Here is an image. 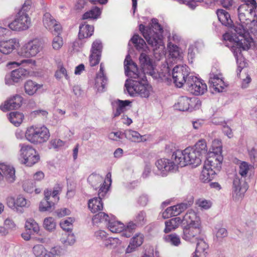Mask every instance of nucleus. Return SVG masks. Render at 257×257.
<instances>
[{
	"mask_svg": "<svg viewBox=\"0 0 257 257\" xmlns=\"http://www.w3.org/2000/svg\"><path fill=\"white\" fill-rule=\"evenodd\" d=\"M101 13V9L97 7H94L89 11L84 13L83 15V19H97Z\"/></svg>",
	"mask_w": 257,
	"mask_h": 257,
	"instance_id": "50",
	"label": "nucleus"
},
{
	"mask_svg": "<svg viewBox=\"0 0 257 257\" xmlns=\"http://www.w3.org/2000/svg\"><path fill=\"white\" fill-rule=\"evenodd\" d=\"M238 165V173L241 176L240 178L245 179L249 171L252 168V166L244 161L240 162Z\"/></svg>",
	"mask_w": 257,
	"mask_h": 257,
	"instance_id": "51",
	"label": "nucleus"
},
{
	"mask_svg": "<svg viewBox=\"0 0 257 257\" xmlns=\"http://www.w3.org/2000/svg\"><path fill=\"white\" fill-rule=\"evenodd\" d=\"M56 223L52 217H48L44 219L43 221L44 228L49 232L54 231L56 228Z\"/></svg>",
	"mask_w": 257,
	"mask_h": 257,
	"instance_id": "54",
	"label": "nucleus"
},
{
	"mask_svg": "<svg viewBox=\"0 0 257 257\" xmlns=\"http://www.w3.org/2000/svg\"><path fill=\"white\" fill-rule=\"evenodd\" d=\"M196 204L202 210H207L211 208L212 203L209 200L200 198L196 201Z\"/></svg>",
	"mask_w": 257,
	"mask_h": 257,
	"instance_id": "59",
	"label": "nucleus"
},
{
	"mask_svg": "<svg viewBox=\"0 0 257 257\" xmlns=\"http://www.w3.org/2000/svg\"><path fill=\"white\" fill-rule=\"evenodd\" d=\"M124 134L126 138L134 142H145L149 139L148 136L141 135L138 132L132 130H126Z\"/></svg>",
	"mask_w": 257,
	"mask_h": 257,
	"instance_id": "29",
	"label": "nucleus"
},
{
	"mask_svg": "<svg viewBox=\"0 0 257 257\" xmlns=\"http://www.w3.org/2000/svg\"><path fill=\"white\" fill-rule=\"evenodd\" d=\"M146 214L144 211H140L138 213L134 218L135 223L138 226H142L146 222Z\"/></svg>",
	"mask_w": 257,
	"mask_h": 257,
	"instance_id": "57",
	"label": "nucleus"
},
{
	"mask_svg": "<svg viewBox=\"0 0 257 257\" xmlns=\"http://www.w3.org/2000/svg\"><path fill=\"white\" fill-rule=\"evenodd\" d=\"M248 189L245 179L235 176L232 185V196L237 200L242 198Z\"/></svg>",
	"mask_w": 257,
	"mask_h": 257,
	"instance_id": "13",
	"label": "nucleus"
},
{
	"mask_svg": "<svg viewBox=\"0 0 257 257\" xmlns=\"http://www.w3.org/2000/svg\"><path fill=\"white\" fill-rule=\"evenodd\" d=\"M23 98L19 95H15L5 102L4 105L0 106V109L4 111L10 109H17L19 108L22 103Z\"/></svg>",
	"mask_w": 257,
	"mask_h": 257,
	"instance_id": "24",
	"label": "nucleus"
},
{
	"mask_svg": "<svg viewBox=\"0 0 257 257\" xmlns=\"http://www.w3.org/2000/svg\"><path fill=\"white\" fill-rule=\"evenodd\" d=\"M132 102L128 100H121L117 99L114 101L112 104L113 105V115L114 117H117L120 114L126 110V107L129 106Z\"/></svg>",
	"mask_w": 257,
	"mask_h": 257,
	"instance_id": "28",
	"label": "nucleus"
},
{
	"mask_svg": "<svg viewBox=\"0 0 257 257\" xmlns=\"http://www.w3.org/2000/svg\"><path fill=\"white\" fill-rule=\"evenodd\" d=\"M46 248L42 244H37L33 248V252L36 257H43Z\"/></svg>",
	"mask_w": 257,
	"mask_h": 257,
	"instance_id": "63",
	"label": "nucleus"
},
{
	"mask_svg": "<svg viewBox=\"0 0 257 257\" xmlns=\"http://www.w3.org/2000/svg\"><path fill=\"white\" fill-rule=\"evenodd\" d=\"M138 227L134 221L128 222L125 225H124V228L122 231L121 236L128 238L131 236L132 234L135 231L137 227Z\"/></svg>",
	"mask_w": 257,
	"mask_h": 257,
	"instance_id": "47",
	"label": "nucleus"
},
{
	"mask_svg": "<svg viewBox=\"0 0 257 257\" xmlns=\"http://www.w3.org/2000/svg\"><path fill=\"white\" fill-rule=\"evenodd\" d=\"M25 227L27 229L36 233H38L40 230L38 224L32 218H29L26 220Z\"/></svg>",
	"mask_w": 257,
	"mask_h": 257,
	"instance_id": "55",
	"label": "nucleus"
},
{
	"mask_svg": "<svg viewBox=\"0 0 257 257\" xmlns=\"http://www.w3.org/2000/svg\"><path fill=\"white\" fill-rule=\"evenodd\" d=\"M49 144L50 148L58 150L63 149L66 145V142L58 139H55L51 140Z\"/></svg>",
	"mask_w": 257,
	"mask_h": 257,
	"instance_id": "60",
	"label": "nucleus"
},
{
	"mask_svg": "<svg viewBox=\"0 0 257 257\" xmlns=\"http://www.w3.org/2000/svg\"><path fill=\"white\" fill-rule=\"evenodd\" d=\"M55 203L53 200L44 199L40 202L39 210L42 212L49 211Z\"/></svg>",
	"mask_w": 257,
	"mask_h": 257,
	"instance_id": "58",
	"label": "nucleus"
},
{
	"mask_svg": "<svg viewBox=\"0 0 257 257\" xmlns=\"http://www.w3.org/2000/svg\"><path fill=\"white\" fill-rule=\"evenodd\" d=\"M0 170L3 180H5L8 183H13L16 180L15 169L9 165L5 163L0 164Z\"/></svg>",
	"mask_w": 257,
	"mask_h": 257,
	"instance_id": "20",
	"label": "nucleus"
},
{
	"mask_svg": "<svg viewBox=\"0 0 257 257\" xmlns=\"http://www.w3.org/2000/svg\"><path fill=\"white\" fill-rule=\"evenodd\" d=\"M107 83V79L104 73V68L102 63L100 65L99 72L95 78V86L99 91H102Z\"/></svg>",
	"mask_w": 257,
	"mask_h": 257,
	"instance_id": "30",
	"label": "nucleus"
},
{
	"mask_svg": "<svg viewBox=\"0 0 257 257\" xmlns=\"http://www.w3.org/2000/svg\"><path fill=\"white\" fill-rule=\"evenodd\" d=\"M209 83L213 90L218 92H222L227 86L222 74L218 70H212L209 74Z\"/></svg>",
	"mask_w": 257,
	"mask_h": 257,
	"instance_id": "12",
	"label": "nucleus"
},
{
	"mask_svg": "<svg viewBox=\"0 0 257 257\" xmlns=\"http://www.w3.org/2000/svg\"><path fill=\"white\" fill-rule=\"evenodd\" d=\"M43 85L36 83L32 80H27L24 85L25 92L29 95H33L36 93L37 90L42 88Z\"/></svg>",
	"mask_w": 257,
	"mask_h": 257,
	"instance_id": "40",
	"label": "nucleus"
},
{
	"mask_svg": "<svg viewBox=\"0 0 257 257\" xmlns=\"http://www.w3.org/2000/svg\"><path fill=\"white\" fill-rule=\"evenodd\" d=\"M53 257H61L65 254V249L60 245H56L50 248Z\"/></svg>",
	"mask_w": 257,
	"mask_h": 257,
	"instance_id": "61",
	"label": "nucleus"
},
{
	"mask_svg": "<svg viewBox=\"0 0 257 257\" xmlns=\"http://www.w3.org/2000/svg\"><path fill=\"white\" fill-rule=\"evenodd\" d=\"M212 151L210 152V153L221 154L222 143L220 140L219 139H215L213 141L212 144Z\"/></svg>",
	"mask_w": 257,
	"mask_h": 257,
	"instance_id": "64",
	"label": "nucleus"
},
{
	"mask_svg": "<svg viewBox=\"0 0 257 257\" xmlns=\"http://www.w3.org/2000/svg\"><path fill=\"white\" fill-rule=\"evenodd\" d=\"M182 220L184 224L186 223V225L201 226L200 217L193 210H188Z\"/></svg>",
	"mask_w": 257,
	"mask_h": 257,
	"instance_id": "25",
	"label": "nucleus"
},
{
	"mask_svg": "<svg viewBox=\"0 0 257 257\" xmlns=\"http://www.w3.org/2000/svg\"><path fill=\"white\" fill-rule=\"evenodd\" d=\"M171 159L173 161V164L175 165L176 170L179 167H183L188 165L185 149L183 151H176L172 154Z\"/></svg>",
	"mask_w": 257,
	"mask_h": 257,
	"instance_id": "27",
	"label": "nucleus"
},
{
	"mask_svg": "<svg viewBox=\"0 0 257 257\" xmlns=\"http://www.w3.org/2000/svg\"><path fill=\"white\" fill-rule=\"evenodd\" d=\"M29 72L26 69L19 68L13 70L11 73L7 74L5 81L8 85H14L23 80L24 78L29 75Z\"/></svg>",
	"mask_w": 257,
	"mask_h": 257,
	"instance_id": "11",
	"label": "nucleus"
},
{
	"mask_svg": "<svg viewBox=\"0 0 257 257\" xmlns=\"http://www.w3.org/2000/svg\"><path fill=\"white\" fill-rule=\"evenodd\" d=\"M191 99L186 96H181L174 104V107L175 109L179 111H187L189 109Z\"/></svg>",
	"mask_w": 257,
	"mask_h": 257,
	"instance_id": "37",
	"label": "nucleus"
},
{
	"mask_svg": "<svg viewBox=\"0 0 257 257\" xmlns=\"http://www.w3.org/2000/svg\"><path fill=\"white\" fill-rule=\"evenodd\" d=\"M35 184L30 180H25L23 184V188L24 190L28 193H32L34 191L35 192L36 194H38L41 192L40 189L35 188Z\"/></svg>",
	"mask_w": 257,
	"mask_h": 257,
	"instance_id": "53",
	"label": "nucleus"
},
{
	"mask_svg": "<svg viewBox=\"0 0 257 257\" xmlns=\"http://www.w3.org/2000/svg\"><path fill=\"white\" fill-rule=\"evenodd\" d=\"M125 74L130 78L126 81L125 86L131 96L138 95L143 98H148L153 91L145 74L139 72L137 65L132 62L127 55L124 61Z\"/></svg>",
	"mask_w": 257,
	"mask_h": 257,
	"instance_id": "2",
	"label": "nucleus"
},
{
	"mask_svg": "<svg viewBox=\"0 0 257 257\" xmlns=\"http://www.w3.org/2000/svg\"><path fill=\"white\" fill-rule=\"evenodd\" d=\"M44 26L51 32H55L57 34H60L61 31V26L56 21L54 17L49 13H46L43 18Z\"/></svg>",
	"mask_w": 257,
	"mask_h": 257,
	"instance_id": "17",
	"label": "nucleus"
},
{
	"mask_svg": "<svg viewBox=\"0 0 257 257\" xmlns=\"http://www.w3.org/2000/svg\"><path fill=\"white\" fill-rule=\"evenodd\" d=\"M111 216H108V214L104 212H100L95 214L92 218V221L94 224L98 223L100 222H104L107 225L109 219H110Z\"/></svg>",
	"mask_w": 257,
	"mask_h": 257,
	"instance_id": "52",
	"label": "nucleus"
},
{
	"mask_svg": "<svg viewBox=\"0 0 257 257\" xmlns=\"http://www.w3.org/2000/svg\"><path fill=\"white\" fill-rule=\"evenodd\" d=\"M188 207L186 203H182L176 205L168 207L162 214L163 217L168 218L171 216H176L180 214Z\"/></svg>",
	"mask_w": 257,
	"mask_h": 257,
	"instance_id": "23",
	"label": "nucleus"
},
{
	"mask_svg": "<svg viewBox=\"0 0 257 257\" xmlns=\"http://www.w3.org/2000/svg\"><path fill=\"white\" fill-rule=\"evenodd\" d=\"M156 166L158 169L157 174L162 176H166L168 172L176 170L175 165L171 160L163 158L156 162Z\"/></svg>",
	"mask_w": 257,
	"mask_h": 257,
	"instance_id": "16",
	"label": "nucleus"
},
{
	"mask_svg": "<svg viewBox=\"0 0 257 257\" xmlns=\"http://www.w3.org/2000/svg\"><path fill=\"white\" fill-rule=\"evenodd\" d=\"M42 49V42L38 39H34L24 44L18 52L19 56L30 58L36 56Z\"/></svg>",
	"mask_w": 257,
	"mask_h": 257,
	"instance_id": "6",
	"label": "nucleus"
},
{
	"mask_svg": "<svg viewBox=\"0 0 257 257\" xmlns=\"http://www.w3.org/2000/svg\"><path fill=\"white\" fill-rule=\"evenodd\" d=\"M50 137L48 128L45 125H32L27 128L25 138L34 144H41L47 142Z\"/></svg>",
	"mask_w": 257,
	"mask_h": 257,
	"instance_id": "4",
	"label": "nucleus"
},
{
	"mask_svg": "<svg viewBox=\"0 0 257 257\" xmlns=\"http://www.w3.org/2000/svg\"><path fill=\"white\" fill-rule=\"evenodd\" d=\"M140 31L148 44L153 48L154 55L157 60H161L166 54L163 40V29L157 19H153L148 27L143 24L139 26Z\"/></svg>",
	"mask_w": 257,
	"mask_h": 257,
	"instance_id": "3",
	"label": "nucleus"
},
{
	"mask_svg": "<svg viewBox=\"0 0 257 257\" xmlns=\"http://www.w3.org/2000/svg\"><path fill=\"white\" fill-rule=\"evenodd\" d=\"M186 88L195 95L203 94L207 91V87L204 82L197 77L191 75L187 81Z\"/></svg>",
	"mask_w": 257,
	"mask_h": 257,
	"instance_id": "9",
	"label": "nucleus"
},
{
	"mask_svg": "<svg viewBox=\"0 0 257 257\" xmlns=\"http://www.w3.org/2000/svg\"><path fill=\"white\" fill-rule=\"evenodd\" d=\"M185 153L188 165L195 167L201 164L203 157L199 155V153L196 152L193 148L191 147L186 148Z\"/></svg>",
	"mask_w": 257,
	"mask_h": 257,
	"instance_id": "22",
	"label": "nucleus"
},
{
	"mask_svg": "<svg viewBox=\"0 0 257 257\" xmlns=\"http://www.w3.org/2000/svg\"><path fill=\"white\" fill-rule=\"evenodd\" d=\"M147 53L146 52L141 53L139 57L140 63L143 70V73H147L154 76L155 72L152 61Z\"/></svg>",
	"mask_w": 257,
	"mask_h": 257,
	"instance_id": "18",
	"label": "nucleus"
},
{
	"mask_svg": "<svg viewBox=\"0 0 257 257\" xmlns=\"http://www.w3.org/2000/svg\"><path fill=\"white\" fill-rule=\"evenodd\" d=\"M168 48L169 52V58L167 63H177L182 61L183 58L182 50L175 44H171V42H168Z\"/></svg>",
	"mask_w": 257,
	"mask_h": 257,
	"instance_id": "19",
	"label": "nucleus"
},
{
	"mask_svg": "<svg viewBox=\"0 0 257 257\" xmlns=\"http://www.w3.org/2000/svg\"><path fill=\"white\" fill-rule=\"evenodd\" d=\"M197 245L194 254L201 257H206L208 249V245L202 236L197 241Z\"/></svg>",
	"mask_w": 257,
	"mask_h": 257,
	"instance_id": "35",
	"label": "nucleus"
},
{
	"mask_svg": "<svg viewBox=\"0 0 257 257\" xmlns=\"http://www.w3.org/2000/svg\"><path fill=\"white\" fill-rule=\"evenodd\" d=\"M19 46V41L16 38L0 41V52L5 55H8Z\"/></svg>",
	"mask_w": 257,
	"mask_h": 257,
	"instance_id": "21",
	"label": "nucleus"
},
{
	"mask_svg": "<svg viewBox=\"0 0 257 257\" xmlns=\"http://www.w3.org/2000/svg\"><path fill=\"white\" fill-rule=\"evenodd\" d=\"M228 232L226 228L219 225H216L214 229V239L217 241H221L227 236Z\"/></svg>",
	"mask_w": 257,
	"mask_h": 257,
	"instance_id": "49",
	"label": "nucleus"
},
{
	"mask_svg": "<svg viewBox=\"0 0 257 257\" xmlns=\"http://www.w3.org/2000/svg\"><path fill=\"white\" fill-rule=\"evenodd\" d=\"M217 172L209 168L203 166V170L200 175V179L203 182H208L211 180L213 178L214 176Z\"/></svg>",
	"mask_w": 257,
	"mask_h": 257,
	"instance_id": "44",
	"label": "nucleus"
},
{
	"mask_svg": "<svg viewBox=\"0 0 257 257\" xmlns=\"http://www.w3.org/2000/svg\"><path fill=\"white\" fill-rule=\"evenodd\" d=\"M19 159L22 164L27 166H32L40 160V156L37 151L31 146L24 144L19 145Z\"/></svg>",
	"mask_w": 257,
	"mask_h": 257,
	"instance_id": "5",
	"label": "nucleus"
},
{
	"mask_svg": "<svg viewBox=\"0 0 257 257\" xmlns=\"http://www.w3.org/2000/svg\"><path fill=\"white\" fill-rule=\"evenodd\" d=\"M7 203L10 208L17 211H19L20 208H28L31 205L30 201L22 195H18L16 199L13 197H8Z\"/></svg>",
	"mask_w": 257,
	"mask_h": 257,
	"instance_id": "15",
	"label": "nucleus"
},
{
	"mask_svg": "<svg viewBox=\"0 0 257 257\" xmlns=\"http://www.w3.org/2000/svg\"><path fill=\"white\" fill-rule=\"evenodd\" d=\"M111 174L110 173H108L106 175L103 182L99 186L98 197L101 198L105 196L111 185Z\"/></svg>",
	"mask_w": 257,
	"mask_h": 257,
	"instance_id": "38",
	"label": "nucleus"
},
{
	"mask_svg": "<svg viewBox=\"0 0 257 257\" xmlns=\"http://www.w3.org/2000/svg\"><path fill=\"white\" fill-rule=\"evenodd\" d=\"M189 67L185 65H177L173 69L172 78L175 85L179 87H182L183 85L187 86V81L189 77L193 74L189 72Z\"/></svg>",
	"mask_w": 257,
	"mask_h": 257,
	"instance_id": "7",
	"label": "nucleus"
},
{
	"mask_svg": "<svg viewBox=\"0 0 257 257\" xmlns=\"http://www.w3.org/2000/svg\"><path fill=\"white\" fill-rule=\"evenodd\" d=\"M60 241L64 245H72L75 242V237L71 232L65 231L62 233Z\"/></svg>",
	"mask_w": 257,
	"mask_h": 257,
	"instance_id": "42",
	"label": "nucleus"
},
{
	"mask_svg": "<svg viewBox=\"0 0 257 257\" xmlns=\"http://www.w3.org/2000/svg\"><path fill=\"white\" fill-rule=\"evenodd\" d=\"M194 150L199 153V155L202 157H205L207 155V147L206 142L205 140L201 139L198 141L195 146L193 147Z\"/></svg>",
	"mask_w": 257,
	"mask_h": 257,
	"instance_id": "45",
	"label": "nucleus"
},
{
	"mask_svg": "<svg viewBox=\"0 0 257 257\" xmlns=\"http://www.w3.org/2000/svg\"><path fill=\"white\" fill-rule=\"evenodd\" d=\"M201 226L185 225L183 228L182 238L187 242L195 243L202 236Z\"/></svg>",
	"mask_w": 257,
	"mask_h": 257,
	"instance_id": "10",
	"label": "nucleus"
},
{
	"mask_svg": "<svg viewBox=\"0 0 257 257\" xmlns=\"http://www.w3.org/2000/svg\"><path fill=\"white\" fill-rule=\"evenodd\" d=\"M102 48L101 41L99 40H96L92 44L91 54L101 55Z\"/></svg>",
	"mask_w": 257,
	"mask_h": 257,
	"instance_id": "62",
	"label": "nucleus"
},
{
	"mask_svg": "<svg viewBox=\"0 0 257 257\" xmlns=\"http://www.w3.org/2000/svg\"><path fill=\"white\" fill-rule=\"evenodd\" d=\"M88 207L92 213H96L101 210L103 207V204L101 198L94 197L88 201Z\"/></svg>",
	"mask_w": 257,
	"mask_h": 257,
	"instance_id": "34",
	"label": "nucleus"
},
{
	"mask_svg": "<svg viewBox=\"0 0 257 257\" xmlns=\"http://www.w3.org/2000/svg\"><path fill=\"white\" fill-rule=\"evenodd\" d=\"M163 239L165 242L173 246L178 247L182 243L180 236L176 233L164 235Z\"/></svg>",
	"mask_w": 257,
	"mask_h": 257,
	"instance_id": "39",
	"label": "nucleus"
},
{
	"mask_svg": "<svg viewBox=\"0 0 257 257\" xmlns=\"http://www.w3.org/2000/svg\"><path fill=\"white\" fill-rule=\"evenodd\" d=\"M31 25V19L29 15L18 13L8 27L13 31L21 32L28 30Z\"/></svg>",
	"mask_w": 257,
	"mask_h": 257,
	"instance_id": "8",
	"label": "nucleus"
},
{
	"mask_svg": "<svg viewBox=\"0 0 257 257\" xmlns=\"http://www.w3.org/2000/svg\"><path fill=\"white\" fill-rule=\"evenodd\" d=\"M74 220V218L68 217L61 221L60 223V226L65 231L71 232L73 223Z\"/></svg>",
	"mask_w": 257,
	"mask_h": 257,
	"instance_id": "56",
	"label": "nucleus"
},
{
	"mask_svg": "<svg viewBox=\"0 0 257 257\" xmlns=\"http://www.w3.org/2000/svg\"><path fill=\"white\" fill-rule=\"evenodd\" d=\"M208 155L204 166L205 167L214 170L216 172L219 171L221 168L223 160V157L221 154L209 152Z\"/></svg>",
	"mask_w": 257,
	"mask_h": 257,
	"instance_id": "14",
	"label": "nucleus"
},
{
	"mask_svg": "<svg viewBox=\"0 0 257 257\" xmlns=\"http://www.w3.org/2000/svg\"><path fill=\"white\" fill-rule=\"evenodd\" d=\"M78 38L79 39H83L91 37L94 32L93 26L84 24H81L79 26Z\"/></svg>",
	"mask_w": 257,
	"mask_h": 257,
	"instance_id": "31",
	"label": "nucleus"
},
{
	"mask_svg": "<svg viewBox=\"0 0 257 257\" xmlns=\"http://www.w3.org/2000/svg\"><path fill=\"white\" fill-rule=\"evenodd\" d=\"M107 228L113 233H122L124 224L120 221L115 220V218L113 215H111L110 219H109L107 223Z\"/></svg>",
	"mask_w": 257,
	"mask_h": 257,
	"instance_id": "33",
	"label": "nucleus"
},
{
	"mask_svg": "<svg viewBox=\"0 0 257 257\" xmlns=\"http://www.w3.org/2000/svg\"><path fill=\"white\" fill-rule=\"evenodd\" d=\"M121 244V241L117 237H107L103 242L104 247L108 249H114Z\"/></svg>",
	"mask_w": 257,
	"mask_h": 257,
	"instance_id": "46",
	"label": "nucleus"
},
{
	"mask_svg": "<svg viewBox=\"0 0 257 257\" xmlns=\"http://www.w3.org/2000/svg\"><path fill=\"white\" fill-rule=\"evenodd\" d=\"M24 118V114L17 111L11 112L9 115V119L11 122L16 126H18L21 124Z\"/></svg>",
	"mask_w": 257,
	"mask_h": 257,
	"instance_id": "48",
	"label": "nucleus"
},
{
	"mask_svg": "<svg viewBox=\"0 0 257 257\" xmlns=\"http://www.w3.org/2000/svg\"><path fill=\"white\" fill-rule=\"evenodd\" d=\"M182 222V219L179 217L173 218L166 221L165 222V228L164 230V232L167 233L176 230Z\"/></svg>",
	"mask_w": 257,
	"mask_h": 257,
	"instance_id": "32",
	"label": "nucleus"
},
{
	"mask_svg": "<svg viewBox=\"0 0 257 257\" xmlns=\"http://www.w3.org/2000/svg\"><path fill=\"white\" fill-rule=\"evenodd\" d=\"M244 3L238 8V16L240 22L234 26V33H226L223 39L225 45L231 47V50L235 58L237 64V73L238 76L245 66L244 58L242 50H247L254 44L252 39L248 36V30L253 32L257 30V16L255 10L256 3L255 0H241Z\"/></svg>",
	"mask_w": 257,
	"mask_h": 257,
	"instance_id": "1",
	"label": "nucleus"
},
{
	"mask_svg": "<svg viewBox=\"0 0 257 257\" xmlns=\"http://www.w3.org/2000/svg\"><path fill=\"white\" fill-rule=\"evenodd\" d=\"M131 41L137 50L148 53L149 49L145 41L138 35H135L131 39Z\"/></svg>",
	"mask_w": 257,
	"mask_h": 257,
	"instance_id": "36",
	"label": "nucleus"
},
{
	"mask_svg": "<svg viewBox=\"0 0 257 257\" xmlns=\"http://www.w3.org/2000/svg\"><path fill=\"white\" fill-rule=\"evenodd\" d=\"M216 14L219 21L224 26H229L232 23L230 17L228 13L225 11L219 9L216 11Z\"/></svg>",
	"mask_w": 257,
	"mask_h": 257,
	"instance_id": "41",
	"label": "nucleus"
},
{
	"mask_svg": "<svg viewBox=\"0 0 257 257\" xmlns=\"http://www.w3.org/2000/svg\"><path fill=\"white\" fill-rule=\"evenodd\" d=\"M144 240V236L141 233H136L130 240L129 244L125 249L126 253H130L136 251L141 246Z\"/></svg>",
	"mask_w": 257,
	"mask_h": 257,
	"instance_id": "26",
	"label": "nucleus"
},
{
	"mask_svg": "<svg viewBox=\"0 0 257 257\" xmlns=\"http://www.w3.org/2000/svg\"><path fill=\"white\" fill-rule=\"evenodd\" d=\"M87 180L91 186L96 190L104 180H103L102 177L98 174H92L88 177Z\"/></svg>",
	"mask_w": 257,
	"mask_h": 257,
	"instance_id": "43",
	"label": "nucleus"
}]
</instances>
